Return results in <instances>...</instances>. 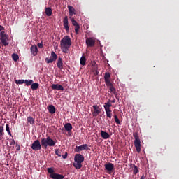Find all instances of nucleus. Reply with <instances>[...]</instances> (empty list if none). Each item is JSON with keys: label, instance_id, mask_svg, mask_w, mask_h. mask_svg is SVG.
<instances>
[{"label": "nucleus", "instance_id": "393cba45", "mask_svg": "<svg viewBox=\"0 0 179 179\" xmlns=\"http://www.w3.org/2000/svg\"><path fill=\"white\" fill-rule=\"evenodd\" d=\"M111 106H112L111 103L110 101H108V102L105 103L104 108H105V110L106 109H110V107H111Z\"/></svg>", "mask_w": 179, "mask_h": 179}, {"label": "nucleus", "instance_id": "f704fd0d", "mask_svg": "<svg viewBox=\"0 0 179 179\" xmlns=\"http://www.w3.org/2000/svg\"><path fill=\"white\" fill-rule=\"evenodd\" d=\"M45 62L48 63V64H50V63H52V62H54L55 60L52 59V58H46L45 59Z\"/></svg>", "mask_w": 179, "mask_h": 179}, {"label": "nucleus", "instance_id": "473e14b6", "mask_svg": "<svg viewBox=\"0 0 179 179\" xmlns=\"http://www.w3.org/2000/svg\"><path fill=\"white\" fill-rule=\"evenodd\" d=\"M15 82L17 85H22L24 83V80H16Z\"/></svg>", "mask_w": 179, "mask_h": 179}, {"label": "nucleus", "instance_id": "bb28decb", "mask_svg": "<svg viewBox=\"0 0 179 179\" xmlns=\"http://www.w3.org/2000/svg\"><path fill=\"white\" fill-rule=\"evenodd\" d=\"M27 122L30 123L31 124H33L34 123V120L32 117H29L27 118Z\"/></svg>", "mask_w": 179, "mask_h": 179}, {"label": "nucleus", "instance_id": "7ed1b4c3", "mask_svg": "<svg viewBox=\"0 0 179 179\" xmlns=\"http://www.w3.org/2000/svg\"><path fill=\"white\" fill-rule=\"evenodd\" d=\"M75 162L73 164V166L80 170L83 166L82 162L85 160L84 157L81 154H76L74 157Z\"/></svg>", "mask_w": 179, "mask_h": 179}, {"label": "nucleus", "instance_id": "a18cd8bd", "mask_svg": "<svg viewBox=\"0 0 179 179\" xmlns=\"http://www.w3.org/2000/svg\"><path fill=\"white\" fill-rule=\"evenodd\" d=\"M20 146H19V147L17 148V150H20Z\"/></svg>", "mask_w": 179, "mask_h": 179}, {"label": "nucleus", "instance_id": "c756f323", "mask_svg": "<svg viewBox=\"0 0 179 179\" xmlns=\"http://www.w3.org/2000/svg\"><path fill=\"white\" fill-rule=\"evenodd\" d=\"M71 22H72V24H73L75 27H80V25L77 23V22H76L74 19H72V20H71Z\"/></svg>", "mask_w": 179, "mask_h": 179}, {"label": "nucleus", "instance_id": "b1692460", "mask_svg": "<svg viewBox=\"0 0 179 179\" xmlns=\"http://www.w3.org/2000/svg\"><path fill=\"white\" fill-rule=\"evenodd\" d=\"M80 64H81V65H83V66H84V65H85V64H86V58H85V56H83L81 58H80Z\"/></svg>", "mask_w": 179, "mask_h": 179}, {"label": "nucleus", "instance_id": "5701e85b", "mask_svg": "<svg viewBox=\"0 0 179 179\" xmlns=\"http://www.w3.org/2000/svg\"><path fill=\"white\" fill-rule=\"evenodd\" d=\"M107 117L109 118L112 117V110L111 109H105Z\"/></svg>", "mask_w": 179, "mask_h": 179}, {"label": "nucleus", "instance_id": "a211bd4d", "mask_svg": "<svg viewBox=\"0 0 179 179\" xmlns=\"http://www.w3.org/2000/svg\"><path fill=\"white\" fill-rule=\"evenodd\" d=\"M101 135L104 139H108L110 137V135L104 131H101Z\"/></svg>", "mask_w": 179, "mask_h": 179}, {"label": "nucleus", "instance_id": "4c0bfd02", "mask_svg": "<svg viewBox=\"0 0 179 179\" xmlns=\"http://www.w3.org/2000/svg\"><path fill=\"white\" fill-rule=\"evenodd\" d=\"M115 117V121L117 124H121L120 120L118 119L117 116L116 115H114Z\"/></svg>", "mask_w": 179, "mask_h": 179}, {"label": "nucleus", "instance_id": "9d476101", "mask_svg": "<svg viewBox=\"0 0 179 179\" xmlns=\"http://www.w3.org/2000/svg\"><path fill=\"white\" fill-rule=\"evenodd\" d=\"M50 177L53 179H64V176L59 173H52L50 175Z\"/></svg>", "mask_w": 179, "mask_h": 179}, {"label": "nucleus", "instance_id": "f3484780", "mask_svg": "<svg viewBox=\"0 0 179 179\" xmlns=\"http://www.w3.org/2000/svg\"><path fill=\"white\" fill-rule=\"evenodd\" d=\"M48 111H49L50 113L54 114L55 113V111H56V109H55L54 106L50 105L48 107Z\"/></svg>", "mask_w": 179, "mask_h": 179}, {"label": "nucleus", "instance_id": "4468645a", "mask_svg": "<svg viewBox=\"0 0 179 179\" xmlns=\"http://www.w3.org/2000/svg\"><path fill=\"white\" fill-rule=\"evenodd\" d=\"M64 27L66 29V31H69V21H68V17H65L64 18Z\"/></svg>", "mask_w": 179, "mask_h": 179}, {"label": "nucleus", "instance_id": "7c9ffc66", "mask_svg": "<svg viewBox=\"0 0 179 179\" xmlns=\"http://www.w3.org/2000/svg\"><path fill=\"white\" fill-rule=\"evenodd\" d=\"M6 131L8 133V134H9L10 136H12L11 132H10V127H9V124H7L6 125Z\"/></svg>", "mask_w": 179, "mask_h": 179}, {"label": "nucleus", "instance_id": "2f4dec72", "mask_svg": "<svg viewBox=\"0 0 179 179\" xmlns=\"http://www.w3.org/2000/svg\"><path fill=\"white\" fill-rule=\"evenodd\" d=\"M138 173H139V170L138 169V167L134 165V174H138Z\"/></svg>", "mask_w": 179, "mask_h": 179}, {"label": "nucleus", "instance_id": "ddd939ff", "mask_svg": "<svg viewBox=\"0 0 179 179\" xmlns=\"http://www.w3.org/2000/svg\"><path fill=\"white\" fill-rule=\"evenodd\" d=\"M31 50V55H33L34 56H36L38 53V48L36 45H32L30 48Z\"/></svg>", "mask_w": 179, "mask_h": 179}, {"label": "nucleus", "instance_id": "20e7f679", "mask_svg": "<svg viewBox=\"0 0 179 179\" xmlns=\"http://www.w3.org/2000/svg\"><path fill=\"white\" fill-rule=\"evenodd\" d=\"M55 141L52 139L50 136L41 139V145L45 148H47L48 146H55Z\"/></svg>", "mask_w": 179, "mask_h": 179}, {"label": "nucleus", "instance_id": "6e6552de", "mask_svg": "<svg viewBox=\"0 0 179 179\" xmlns=\"http://www.w3.org/2000/svg\"><path fill=\"white\" fill-rule=\"evenodd\" d=\"M93 108L94 109V111L92 113L94 117H96L100 113V107L97 105H94Z\"/></svg>", "mask_w": 179, "mask_h": 179}, {"label": "nucleus", "instance_id": "39448f33", "mask_svg": "<svg viewBox=\"0 0 179 179\" xmlns=\"http://www.w3.org/2000/svg\"><path fill=\"white\" fill-rule=\"evenodd\" d=\"M134 137L135 138L134 145H135L136 149L137 152L139 153L141 150V142L140 138L136 133L134 134Z\"/></svg>", "mask_w": 179, "mask_h": 179}, {"label": "nucleus", "instance_id": "72a5a7b5", "mask_svg": "<svg viewBox=\"0 0 179 179\" xmlns=\"http://www.w3.org/2000/svg\"><path fill=\"white\" fill-rule=\"evenodd\" d=\"M48 173L52 176V174H54V169L52 168H48Z\"/></svg>", "mask_w": 179, "mask_h": 179}, {"label": "nucleus", "instance_id": "e433bc0d", "mask_svg": "<svg viewBox=\"0 0 179 179\" xmlns=\"http://www.w3.org/2000/svg\"><path fill=\"white\" fill-rule=\"evenodd\" d=\"M4 132H3V127L0 126V140H1V136H3Z\"/></svg>", "mask_w": 179, "mask_h": 179}, {"label": "nucleus", "instance_id": "dca6fc26", "mask_svg": "<svg viewBox=\"0 0 179 179\" xmlns=\"http://www.w3.org/2000/svg\"><path fill=\"white\" fill-rule=\"evenodd\" d=\"M68 8H69V15L71 17L73 16V15H75L76 14V10L74 9L73 7L71 6H68Z\"/></svg>", "mask_w": 179, "mask_h": 179}, {"label": "nucleus", "instance_id": "ea45409f", "mask_svg": "<svg viewBox=\"0 0 179 179\" xmlns=\"http://www.w3.org/2000/svg\"><path fill=\"white\" fill-rule=\"evenodd\" d=\"M79 29H80V26H78V27H75V31H76V34H78Z\"/></svg>", "mask_w": 179, "mask_h": 179}, {"label": "nucleus", "instance_id": "9b49d317", "mask_svg": "<svg viewBox=\"0 0 179 179\" xmlns=\"http://www.w3.org/2000/svg\"><path fill=\"white\" fill-rule=\"evenodd\" d=\"M110 73L106 72L105 74V76H104V79H105V82L107 85H111V82L110 80Z\"/></svg>", "mask_w": 179, "mask_h": 179}, {"label": "nucleus", "instance_id": "79ce46f5", "mask_svg": "<svg viewBox=\"0 0 179 179\" xmlns=\"http://www.w3.org/2000/svg\"><path fill=\"white\" fill-rule=\"evenodd\" d=\"M38 46L40 48H42L43 47L42 43H39L38 44Z\"/></svg>", "mask_w": 179, "mask_h": 179}, {"label": "nucleus", "instance_id": "c9c22d12", "mask_svg": "<svg viewBox=\"0 0 179 179\" xmlns=\"http://www.w3.org/2000/svg\"><path fill=\"white\" fill-rule=\"evenodd\" d=\"M108 87H110V90L112 92H113V93H115V87L113 86V84L111 83V85H107Z\"/></svg>", "mask_w": 179, "mask_h": 179}, {"label": "nucleus", "instance_id": "6ab92c4d", "mask_svg": "<svg viewBox=\"0 0 179 179\" xmlns=\"http://www.w3.org/2000/svg\"><path fill=\"white\" fill-rule=\"evenodd\" d=\"M45 13L48 17H50L52 14V10L50 8H45Z\"/></svg>", "mask_w": 179, "mask_h": 179}, {"label": "nucleus", "instance_id": "cd10ccee", "mask_svg": "<svg viewBox=\"0 0 179 179\" xmlns=\"http://www.w3.org/2000/svg\"><path fill=\"white\" fill-rule=\"evenodd\" d=\"M24 83H25L27 86H29V85H31V84L33 83V80H24Z\"/></svg>", "mask_w": 179, "mask_h": 179}, {"label": "nucleus", "instance_id": "f03ea898", "mask_svg": "<svg viewBox=\"0 0 179 179\" xmlns=\"http://www.w3.org/2000/svg\"><path fill=\"white\" fill-rule=\"evenodd\" d=\"M4 28L0 25V41L2 46L9 45V37L3 31Z\"/></svg>", "mask_w": 179, "mask_h": 179}, {"label": "nucleus", "instance_id": "c85d7f7f", "mask_svg": "<svg viewBox=\"0 0 179 179\" xmlns=\"http://www.w3.org/2000/svg\"><path fill=\"white\" fill-rule=\"evenodd\" d=\"M50 58L55 61L57 59V55L53 51L51 52Z\"/></svg>", "mask_w": 179, "mask_h": 179}, {"label": "nucleus", "instance_id": "4be33fe9", "mask_svg": "<svg viewBox=\"0 0 179 179\" xmlns=\"http://www.w3.org/2000/svg\"><path fill=\"white\" fill-rule=\"evenodd\" d=\"M39 87V84L37 83H32L31 85V88L32 90H36Z\"/></svg>", "mask_w": 179, "mask_h": 179}, {"label": "nucleus", "instance_id": "a19ab883", "mask_svg": "<svg viewBox=\"0 0 179 179\" xmlns=\"http://www.w3.org/2000/svg\"><path fill=\"white\" fill-rule=\"evenodd\" d=\"M67 156H68V153L66 152H65V155H62V157L64 158V159H66L67 158Z\"/></svg>", "mask_w": 179, "mask_h": 179}, {"label": "nucleus", "instance_id": "c03bdc74", "mask_svg": "<svg viewBox=\"0 0 179 179\" xmlns=\"http://www.w3.org/2000/svg\"><path fill=\"white\" fill-rule=\"evenodd\" d=\"M110 102L115 103V100L110 101Z\"/></svg>", "mask_w": 179, "mask_h": 179}, {"label": "nucleus", "instance_id": "f8f14e48", "mask_svg": "<svg viewBox=\"0 0 179 179\" xmlns=\"http://www.w3.org/2000/svg\"><path fill=\"white\" fill-rule=\"evenodd\" d=\"M83 150H89L88 145L87 144H83L80 146L77 147V152H80V151Z\"/></svg>", "mask_w": 179, "mask_h": 179}, {"label": "nucleus", "instance_id": "2eb2a0df", "mask_svg": "<svg viewBox=\"0 0 179 179\" xmlns=\"http://www.w3.org/2000/svg\"><path fill=\"white\" fill-rule=\"evenodd\" d=\"M51 87L52 90H61V91L64 90V87L61 85H58V84H53Z\"/></svg>", "mask_w": 179, "mask_h": 179}, {"label": "nucleus", "instance_id": "423d86ee", "mask_svg": "<svg viewBox=\"0 0 179 179\" xmlns=\"http://www.w3.org/2000/svg\"><path fill=\"white\" fill-rule=\"evenodd\" d=\"M34 150L38 151L41 149V145L40 143V141L38 140L35 141L31 147Z\"/></svg>", "mask_w": 179, "mask_h": 179}, {"label": "nucleus", "instance_id": "a878e982", "mask_svg": "<svg viewBox=\"0 0 179 179\" xmlns=\"http://www.w3.org/2000/svg\"><path fill=\"white\" fill-rule=\"evenodd\" d=\"M12 58L15 62H17L19 59V56L17 54H13Z\"/></svg>", "mask_w": 179, "mask_h": 179}, {"label": "nucleus", "instance_id": "aec40b11", "mask_svg": "<svg viewBox=\"0 0 179 179\" xmlns=\"http://www.w3.org/2000/svg\"><path fill=\"white\" fill-rule=\"evenodd\" d=\"M64 128H65V129H66L67 131H71L73 127H72L71 124H70V123H66V124L64 125Z\"/></svg>", "mask_w": 179, "mask_h": 179}, {"label": "nucleus", "instance_id": "37998d69", "mask_svg": "<svg viewBox=\"0 0 179 179\" xmlns=\"http://www.w3.org/2000/svg\"><path fill=\"white\" fill-rule=\"evenodd\" d=\"M141 179H145V176H142V177L141 178Z\"/></svg>", "mask_w": 179, "mask_h": 179}, {"label": "nucleus", "instance_id": "49530a36", "mask_svg": "<svg viewBox=\"0 0 179 179\" xmlns=\"http://www.w3.org/2000/svg\"><path fill=\"white\" fill-rule=\"evenodd\" d=\"M0 49H1V45H0Z\"/></svg>", "mask_w": 179, "mask_h": 179}, {"label": "nucleus", "instance_id": "f257e3e1", "mask_svg": "<svg viewBox=\"0 0 179 179\" xmlns=\"http://www.w3.org/2000/svg\"><path fill=\"white\" fill-rule=\"evenodd\" d=\"M61 49L63 52L68 53L69 49L72 45L71 39L69 36H64L63 39L61 40Z\"/></svg>", "mask_w": 179, "mask_h": 179}, {"label": "nucleus", "instance_id": "1a4fd4ad", "mask_svg": "<svg viewBox=\"0 0 179 179\" xmlns=\"http://www.w3.org/2000/svg\"><path fill=\"white\" fill-rule=\"evenodd\" d=\"M105 169L106 170H107V171H109L110 174V172L113 171V170L114 169V165L112 163L109 162L105 164Z\"/></svg>", "mask_w": 179, "mask_h": 179}, {"label": "nucleus", "instance_id": "0eeeda50", "mask_svg": "<svg viewBox=\"0 0 179 179\" xmlns=\"http://www.w3.org/2000/svg\"><path fill=\"white\" fill-rule=\"evenodd\" d=\"M96 40L94 38L86 39V44L88 47H93L95 45Z\"/></svg>", "mask_w": 179, "mask_h": 179}, {"label": "nucleus", "instance_id": "de8ad7c7", "mask_svg": "<svg viewBox=\"0 0 179 179\" xmlns=\"http://www.w3.org/2000/svg\"><path fill=\"white\" fill-rule=\"evenodd\" d=\"M0 67H1V64H0Z\"/></svg>", "mask_w": 179, "mask_h": 179}, {"label": "nucleus", "instance_id": "412c9836", "mask_svg": "<svg viewBox=\"0 0 179 179\" xmlns=\"http://www.w3.org/2000/svg\"><path fill=\"white\" fill-rule=\"evenodd\" d=\"M57 67L60 69H62L63 68V62H62V58L58 59Z\"/></svg>", "mask_w": 179, "mask_h": 179}, {"label": "nucleus", "instance_id": "58836bf2", "mask_svg": "<svg viewBox=\"0 0 179 179\" xmlns=\"http://www.w3.org/2000/svg\"><path fill=\"white\" fill-rule=\"evenodd\" d=\"M55 154H56L57 155H58L59 157H61V156H62V155H61V151H60L59 149H56V150H55Z\"/></svg>", "mask_w": 179, "mask_h": 179}]
</instances>
